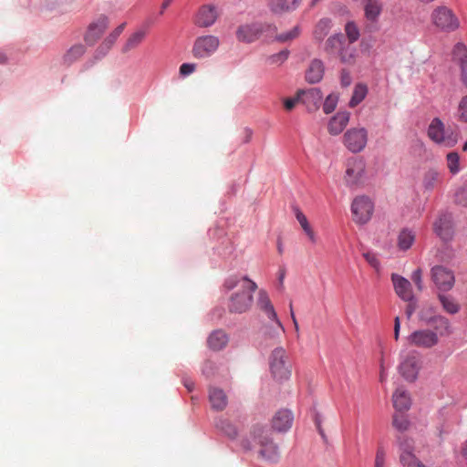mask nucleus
<instances>
[{
    "instance_id": "obj_9",
    "label": "nucleus",
    "mask_w": 467,
    "mask_h": 467,
    "mask_svg": "<svg viewBox=\"0 0 467 467\" xmlns=\"http://www.w3.org/2000/svg\"><path fill=\"white\" fill-rule=\"evenodd\" d=\"M428 136L434 142L449 148L455 146L458 142V134L453 131L445 134V126L439 118H434L430 123Z\"/></svg>"
},
{
    "instance_id": "obj_55",
    "label": "nucleus",
    "mask_w": 467,
    "mask_h": 467,
    "mask_svg": "<svg viewBox=\"0 0 467 467\" xmlns=\"http://www.w3.org/2000/svg\"><path fill=\"white\" fill-rule=\"evenodd\" d=\"M298 102H300V98L296 94L295 98H288L284 99V107L286 110H292Z\"/></svg>"
},
{
    "instance_id": "obj_42",
    "label": "nucleus",
    "mask_w": 467,
    "mask_h": 467,
    "mask_svg": "<svg viewBox=\"0 0 467 467\" xmlns=\"http://www.w3.org/2000/svg\"><path fill=\"white\" fill-rule=\"evenodd\" d=\"M400 461L404 467H425V465L418 460L414 453L406 452L405 454H400Z\"/></svg>"
},
{
    "instance_id": "obj_59",
    "label": "nucleus",
    "mask_w": 467,
    "mask_h": 467,
    "mask_svg": "<svg viewBox=\"0 0 467 467\" xmlns=\"http://www.w3.org/2000/svg\"><path fill=\"white\" fill-rule=\"evenodd\" d=\"M400 329V320L399 317H396L395 319H394V338L396 340L399 339Z\"/></svg>"
},
{
    "instance_id": "obj_53",
    "label": "nucleus",
    "mask_w": 467,
    "mask_h": 467,
    "mask_svg": "<svg viewBox=\"0 0 467 467\" xmlns=\"http://www.w3.org/2000/svg\"><path fill=\"white\" fill-rule=\"evenodd\" d=\"M288 54H289V52L287 50H283V51L270 57L269 60L272 64L282 63L287 59Z\"/></svg>"
},
{
    "instance_id": "obj_26",
    "label": "nucleus",
    "mask_w": 467,
    "mask_h": 467,
    "mask_svg": "<svg viewBox=\"0 0 467 467\" xmlns=\"http://www.w3.org/2000/svg\"><path fill=\"white\" fill-rule=\"evenodd\" d=\"M392 401L394 408L399 411L408 410L411 404L410 394L403 388L395 390Z\"/></svg>"
},
{
    "instance_id": "obj_40",
    "label": "nucleus",
    "mask_w": 467,
    "mask_h": 467,
    "mask_svg": "<svg viewBox=\"0 0 467 467\" xmlns=\"http://www.w3.org/2000/svg\"><path fill=\"white\" fill-rule=\"evenodd\" d=\"M345 34L347 36V42L352 45L357 42L360 36L359 28L353 21H349L345 25Z\"/></svg>"
},
{
    "instance_id": "obj_27",
    "label": "nucleus",
    "mask_w": 467,
    "mask_h": 467,
    "mask_svg": "<svg viewBox=\"0 0 467 467\" xmlns=\"http://www.w3.org/2000/svg\"><path fill=\"white\" fill-rule=\"evenodd\" d=\"M86 52V47L82 44L72 46L62 57V64L69 67L79 60Z\"/></svg>"
},
{
    "instance_id": "obj_15",
    "label": "nucleus",
    "mask_w": 467,
    "mask_h": 467,
    "mask_svg": "<svg viewBox=\"0 0 467 467\" xmlns=\"http://www.w3.org/2000/svg\"><path fill=\"white\" fill-rule=\"evenodd\" d=\"M452 60L460 68V80L467 88V46L463 42H457L451 50Z\"/></svg>"
},
{
    "instance_id": "obj_10",
    "label": "nucleus",
    "mask_w": 467,
    "mask_h": 467,
    "mask_svg": "<svg viewBox=\"0 0 467 467\" xmlns=\"http://www.w3.org/2000/svg\"><path fill=\"white\" fill-rule=\"evenodd\" d=\"M368 142V130L363 128H351L348 130L343 137L345 147L353 153L362 151Z\"/></svg>"
},
{
    "instance_id": "obj_23",
    "label": "nucleus",
    "mask_w": 467,
    "mask_h": 467,
    "mask_svg": "<svg viewBox=\"0 0 467 467\" xmlns=\"http://www.w3.org/2000/svg\"><path fill=\"white\" fill-rule=\"evenodd\" d=\"M209 400L212 408L218 411L223 410L228 403L226 394L219 388H211L209 389Z\"/></svg>"
},
{
    "instance_id": "obj_61",
    "label": "nucleus",
    "mask_w": 467,
    "mask_h": 467,
    "mask_svg": "<svg viewBox=\"0 0 467 467\" xmlns=\"http://www.w3.org/2000/svg\"><path fill=\"white\" fill-rule=\"evenodd\" d=\"M290 315H291V318H292V321H293V324H294V327H295V330H296V336L298 337H299V326H298L296 317L295 316V313L293 311L292 305H290Z\"/></svg>"
},
{
    "instance_id": "obj_58",
    "label": "nucleus",
    "mask_w": 467,
    "mask_h": 467,
    "mask_svg": "<svg viewBox=\"0 0 467 467\" xmlns=\"http://www.w3.org/2000/svg\"><path fill=\"white\" fill-rule=\"evenodd\" d=\"M238 279L234 276L233 277H229L228 279L225 280V283H224V287L227 289V290H232L234 289V287L237 286L238 285Z\"/></svg>"
},
{
    "instance_id": "obj_18",
    "label": "nucleus",
    "mask_w": 467,
    "mask_h": 467,
    "mask_svg": "<svg viewBox=\"0 0 467 467\" xmlns=\"http://www.w3.org/2000/svg\"><path fill=\"white\" fill-rule=\"evenodd\" d=\"M264 31L262 24L254 23L240 26L236 31V37L239 41L252 43L259 38Z\"/></svg>"
},
{
    "instance_id": "obj_62",
    "label": "nucleus",
    "mask_w": 467,
    "mask_h": 467,
    "mask_svg": "<svg viewBox=\"0 0 467 467\" xmlns=\"http://www.w3.org/2000/svg\"><path fill=\"white\" fill-rule=\"evenodd\" d=\"M173 0H163L161 5V14H163L164 10L171 5Z\"/></svg>"
},
{
    "instance_id": "obj_37",
    "label": "nucleus",
    "mask_w": 467,
    "mask_h": 467,
    "mask_svg": "<svg viewBox=\"0 0 467 467\" xmlns=\"http://www.w3.org/2000/svg\"><path fill=\"white\" fill-rule=\"evenodd\" d=\"M331 28V20L328 18L320 19L315 26L314 36L317 40L321 41L328 34Z\"/></svg>"
},
{
    "instance_id": "obj_34",
    "label": "nucleus",
    "mask_w": 467,
    "mask_h": 467,
    "mask_svg": "<svg viewBox=\"0 0 467 467\" xmlns=\"http://www.w3.org/2000/svg\"><path fill=\"white\" fill-rule=\"evenodd\" d=\"M146 35V29H139L131 34L123 47V52L136 48L144 40Z\"/></svg>"
},
{
    "instance_id": "obj_48",
    "label": "nucleus",
    "mask_w": 467,
    "mask_h": 467,
    "mask_svg": "<svg viewBox=\"0 0 467 467\" xmlns=\"http://www.w3.org/2000/svg\"><path fill=\"white\" fill-rule=\"evenodd\" d=\"M338 97L335 94L328 95L323 104V110L326 114L333 112L337 105Z\"/></svg>"
},
{
    "instance_id": "obj_45",
    "label": "nucleus",
    "mask_w": 467,
    "mask_h": 467,
    "mask_svg": "<svg viewBox=\"0 0 467 467\" xmlns=\"http://www.w3.org/2000/svg\"><path fill=\"white\" fill-rule=\"evenodd\" d=\"M455 116L459 121L467 123V95L460 99Z\"/></svg>"
},
{
    "instance_id": "obj_2",
    "label": "nucleus",
    "mask_w": 467,
    "mask_h": 467,
    "mask_svg": "<svg viewBox=\"0 0 467 467\" xmlns=\"http://www.w3.org/2000/svg\"><path fill=\"white\" fill-rule=\"evenodd\" d=\"M241 446L245 451L257 448L259 456L269 462H277L280 458L279 448L270 437L268 430L259 424L251 428L249 436L241 441Z\"/></svg>"
},
{
    "instance_id": "obj_28",
    "label": "nucleus",
    "mask_w": 467,
    "mask_h": 467,
    "mask_svg": "<svg viewBox=\"0 0 467 467\" xmlns=\"http://www.w3.org/2000/svg\"><path fill=\"white\" fill-rule=\"evenodd\" d=\"M324 75V64L319 59H314L306 73V79L309 83L319 82Z\"/></svg>"
},
{
    "instance_id": "obj_1",
    "label": "nucleus",
    "mask_w": 467,
    "mask_h": 467,
    "mask_svg": "<svg viewBox=\"0 0 467 467\" xmlns=\"http://www.w3.org/2000/svg\"><path fill=\"white\" fill-rule=\"evenodd\" d=\"M257 306L268 318V321L263 322L261 326L262 344L269 347L280 343L285 334V327L278 318L267 293L264 290H261L258 294Z\"/></svg>"
},
{
    "instance_id": "obj_16",
    "label": "nucleus",
    "mask_w": 467,
    "mask_h": 467,
    "mask_svg": "<svg viewBox=\"0 0 467 467\" xmlns=\"http://www.w3.org/2000/svg\"><path fill=\"white\" fill-rule=\"evenodd\" d=\"M420 358L416 354H410L404 358L400 365V372L408 381H414L420 369Z\"/></svg>"
},
{
    "instance_id": "obj_8",
    "label": "nucleus",
    "mask_w": 467,
    "mask_h": 467,
    "mask_svg": "<svg viewBox=\"0 0 467 467\" xmlns=\"http://www.w3.org/2000/svg\"><path fill=\"white\" fill-rule=\"evenodd\" d=\"M220 47V39L213 35L198 36L192 45V54L195 58L203 59L212 57Z\"/></svg>"
},
{
    "instance_id": "obj_31",
    "label": "nucleus",
    "mask_w": 467,
    "mask_h": 467,
    "mask_svg": "<svg viewBox=\"0 0 467 467\" xmlns=\"http://www.w3.org/2000/svg\"><path fill=\"white\" fill-rule=\"evenodd\" d=\"M432 324L436 333L440 336H447L451 333V323L449 319L443 316H434L429 320Z\"/></svg>"
},
{
    "instance_id": "obj_22",
    "label": "nucleus",
    "mask_w": 467,
    "mask_h": 467,
    "mask_svg": "<svg viewBox=\"0 0 467 467\" xmlns=\"http://www.w3.org/2000/svg\"><path fill=\"white\" fill-rule=\"evenodd\" d=\"M293 415L287 410H281L275 413L272 420V425L277 431H285L291 428Z\"/></svg>"
},
{
    "instance_id": "obj_64",
    "label": "nucleus",
    "mask_w": 467,
    "mask_h": 467,
    "mask_svg": "<svg viewBox=\"0 0 467 467\" xmlns=\"http://www.w3.org/2000/svg\"><path fill=\"white\" fill-rule=\"evenodd\" d=\"M386 378H387V375H386V372H385V368L382 367V368H380V373H379V380L381 382L385 381L386 380Z\"/></svg>"
},
{
    "instance_id": "obj_41",
    "label": "nucleus",
    "mask_w": 467,
    "mask_h": 467,
    "mask_svg": "<svg viewBox=\"0 0 467 467\" xmlns=\"http://www.w3.org/2000/svg\"><path fill=\"white\" fill-rule=\"evenodd\" d=\"M400 461L404 467H425V465L418 460L414 453L406 452L405 454H400Z\"/></svg>"
},
{
    "instance_id": "obj_3",
    "label": "nucleus",
    "mask_w": 467,
    "mask_h": 467,
    "mask_svg": "<svg viewBox=\"0 0 467 467\" xmlns=\"http://www.w3.org/2000/svg\"><path fill=\"white\" fill-rule=\"evenodd\" d=\"M325 53L332 58L338 59L342 64L352 66L358 57L357 48L347 42L342 34L330 36L324 45Z\"/></svg>"
},
{
    "instance_id": "obj_13",
    "label": "nucleus",
    "mask_w": 467,
    "mask_h": 467,
    "mask_svg": "<svg viewBox=\"0 0 467 467\" xmlns=\"http://www.w3.org/2000/svg\"><path fill=\"white\" fill-rule=\"evenodd\" d=\"M431 279L441 292L450 291L455 283L453 272L442 265H435L431 270Z\"/></svg>"
},
{
    "instance_id": "obj_19",
    "label": "nucleus",
    "mask_w": 467,
    "mask_h": 467,
    "mask_svg": "<svg viewBox=\"0 0 467 467\" xmlns=\"http://www.w3.org/2000/svg\"><path fill=\"white\" fill-rule=\"evenodd\" d=\"M391 280L394 289L399 297L406 302L412 301L414 298L411 285L410 281L401 275L392 274Z\"/></svg>"
},
{
    "instance_id": "obj_46",
    "label": "nucleus",
    "mask_w": 467,
    "mask_h": 467,
    "mask_svg": "<svg viewBox=\"0 0 467 467\" xmlns=\"http://www.w3.org/2000/svg\"><path fill=\"white\" fill-rule=\"evenodd\" d=\"M392 425L398 431H405L409 429L410 421L404 415L396 413L393 415Z\"/></svg>"
},
{
    "instance_id": "obj_56",
    "label": "nucleus",
    "mask_w": 467,
    "mask_h": 467,
    "mask_svg": "<svg viewBox=\"0 0 467 467\" xmlns=\"http://www.w3.org/2000/svg\"><path fill=\"white\" fill-rule=\"evenodd\" d=\"M340 80H341V85L343 87H348L352 82V78L350 76V73L348 70L343 69L341 71Z\"/></svg>"
},
{
    "instance_id": "obj_36",
    "label": "nucleus",
    "mask_w": 467,
    "mask_h": 467,
    "mask_svg": "<svg viewBox=\"0 0 467 467\" xmlns=\"http://www.w3.org/2000/svg\"><path fill=\"white\" fill-rule=\"evenodd\" d=\"M368 94V87L363 83H358L353 90L352 97L349 100V107L355 108L361 103Z\"/></svg>"
},
{
    "instance_id": "obj_57",
    "label": "nucleus",
    "mask_w": 467,
    "mask_h": 467,
    "mask_svg": "<svg viewBox=\"0 0 467 467\" xmlns=\"http://www.w3.org/2000/svg\"><path fill=\"white\" fill-rule=\"evenodd\" d=\"M465 195H467V191L466 190H460L457 193H456V201L457 202H459L460 204L463 205V206H467V199H465Z\"/></svg>"
},
{
    "instance_id": "obj_60",
    "label": "nucleus",
    "mask_w": 467,
    "mask_h": 467,
    "mask_svg": "<svg viewBox=\"0 0 467 467\" xmlns=\"http://www.w3.org/2000/svg\"><path fill=\"white\" fill-rule=\"evenodd\" d=\"M415 310H416L415 304L412 301H410L408 306H407V307H406V309H405V314H406L407 317L410 318V317L415 312Z\"/></svg>"
},
{
    "instance_id": "obj_4",
    "label": "nucleus",
    "mask_w": 467,
    "mask_h": 467,
    "mask_svg": "<svg viewBox=\"0 0 467 467\" xmlns=\"http://www.w3.org/2000/svg\"><path fill=\"white\" fill-rule=\"evenodd\" d=\"M431 22L440 32L452 33L461 27V21L455 12L445 5H437L431 13Z\"/></svg>"
},
{
    "instance_id": "obj_47",
    "label": "nucleus",
    "mask_w": 467,
    "mask_h": 467,
    "mask_svg": "<svg viewBox=\"0 0 467 467\" xmlns=\"http://www.w3.org/2000/svg\"><path fill=\"white\" fill-rule=\"evenodd\" d=\"M400 454L413 453L414 451V441L405 436H400L398 438Z\"/></svg>"
},
{
    "instance_id": "obj_63",
    "label": "nucleus",
    "mask_w": 467,
    "mask_h": 467,
    "mask_svg": "<svg viewBox=\"0 0 467 467\" xmlns=\"http://www.w3.org/2000/svg\"><path fill=\"white\" fill-rule=\"evenodd\" d=\"M462 455L467 460V440L462 443Z\"/></svg>"
},
{
    "instance_id": "obj_7",
    "label": "nucleus",
    "mask_w": 467,
    "mask_h": 467,
    "mask_svg": "<svg viewBox=\"0 0 467 467\" xmlns=\"http://www.w3.org/2000/svg\"><path fill=\"white\" fill-rule=\"evenodd\" d=\"M346 171L343 177L348 187L358 186L363 182L366 171V162L360 157H351L347 160Z\"/></svg>"
},
{
    "instance_id": "obj_32",
    "label": "nucleus",
    "mask_w": 467,
    "mask_h": 467,
    "mask_svg": "<svg viewBox=\"0 0 467 467\" xmlns=\"http://www.w3.org/2000/svg\"><path fill=\"white\" fill-rule=\"evenodd\" d=\"M434 230L436 234L443 240H450L452 236V229L450 221L446 218H440L434 223Z\"/></svg>"
},
{
    "instance_id": "obj_35",
    "label": "nucleus",
    "mask_w": 467,
    "mask_h": 467,
    "mask_svg": "<svg viewBox=\"0 0 467 467\" xmlns=\"http://www.w3.org/2000/svg\"><path fill=\"white\" fill-rule=\"evenodd\" d=\"M441 180V173L438 171L431 169L425 172L422 183L426 190L431 191L438 186Z\"/></svg>"
},
{
    "instance_id": "obj_43",
    "label": "nucleus",
    "mask_w": 467,
    "mask_h": 467,
    "mask_svg": "<svg viewBox=\"0 0 467 467\" xmlns=\"http://www.w3.org/2000/svg\"><path fill=\"white\" fill-rule=\"evenodd\" d=\"M447 167L451 173L456 174L460 171V157L457 152H450L446 156Z\"/></svg>"
},
{
    "instance_id": "obj_5",
    "label": "nucleus",
    "mask_w": 467,
    "mask_h": 467,
    "mask_svg": "<svg viewBox=\"0 0 467 467\" xmlns=\"http://www.w3.org/2000/svg\"><path fill=\"white\" fill-rule=\"evenodd\" d=\"M246 285H243V291L232 295L228 308L232 313L246 312L253 303V293L257 289V285L247 276L243 279Z\"/></svg>"
},
{
    "instance_id": "obj_51",
    "label": "nucleus",
    "mask_w": 467,
    "mask_h": 467,
    "mask_svg": "<svg viewBox=\"0 0 467 467\" xmlns=\"http://www.w3.org/2000/svg\"><path fill=\"white\" fill-rule=\"evenodd\" d=\"M411 280L413 281L419 291H421L423 289L422 271L420 268H418L415 271H413L411 275Z\"/></svg>"
},
{
    "instance_id": "obj_11",
    "label": "nucleus",
    "mask_w": 467,
    "mask_h": 467,
    "mask_svg": "<svg viewBox=\"0 0 467 467\" xmlns=\"http://www.w3.org/2000/svg\"><path fill=\"white\" fill-rule=\"evenodd\" d=\"M220 16V11L215 5H202L193 16V24L202 28H207L215 24Z\"/></svg>"
},
{
    "instance_id": "obj_49",
    "label": "nucleus",
    "mask_w": 467,
    "mask_h": 467,
    "mask_svg": "<svg viewBox=\"0 0 467 467\" xmlns=\"http://www.w3.org/2000/svg\"><path fill=\"white\" fill-rule=\"evenodd\" d=\"M125 27V24L119 25L115 30L109 34V36L105 39L104 45H106L109 48L115 43L119 35L123 32Z\"/></svg>"
},
{
    "instance_id": "obj_17",
    "label": "nucleus",
    "mask_w": 467,
    "mask_h": 467,
    "mask_svg": "<svg viewBox=\"0 0 467 467\" xmlns=\"http://www.w3.org/2000/svg\"><path fill=\"white\" fill-rule=\"evenodd\" d=\"M109 19L106 16H99L96 20L91 22L87 29L84 39L87 44L94 45L104 34L108 28Z\"/></svg>"
},
{
    "instance_id": "obj_33",
    "label": "nucleus",
    "mask_w": 467,
    "mask_h": 467,
    "mask_svg": "<svg viewBox=\"0 0 467 467\" xmlns=\"http://www.w3.org/2000/svg\"><path fill=\"white\" fill-rule=\"evenodd\" d=\"M293 211L295 213L296 220L300 223V225H301L302 229L304 230V232L306 233V234L308 236L309 240L312 243H316L317 242L316 234L310 227L306 215L302 213V211L298 207H294Z\"/></svg>"
},
{
    "instance_id": "obj_14",
    "label": "nucleus",
    "mask_w": 467,
    "mask_h": 467,
    "mask_svg": "<svg viewBox=\"0 0 467 467\" xmlns=\"http://www.w3.org/2000/svg\"><path fill=\"white\" fill-rule=\"evenodd\" d=\"M408 341L410 345L430 348L435 345H437L439 341L438 334L430 329H419L411 333L408 337Z\"/></svg>"
},
{
    "instance_id": "obj_12",
    "label": "nucleus",
    "mask_w": 467,
    "mask_h": 467,
    "mask_svg": "<svg viewBox=\"0 0 467 467\" xmlns=\"http://www.w3.org/2000/svg\"><path fill=\"white\" fill-rule=\"evenodd\" d=\"M374 205L371 200L366 196H358L351 205L353 220L359 224L369 221L373 213Z\"/></svg>"
},
{
    "instance_id": "obj_50",
    "label": "nucleus",
    "mask_w": 467,
    "mask_h": 467,
    "mask_svg": "<svg viewBox=\"0 0 467 467\" xmlns=\"http://www.w3.org/2000/svg\"><path fill=\"white\" fill-rule=\"evenodd\" d=\"M386 451L382 446H379L376 452L374 467H384Z\"/></svg>"
},
{
    "instance_id": "obj_21",
    "label": "nucleus",
    "mask_w": 467,
    "mask_h": 467,
    "mask_svg": "<svg viewBox=\"0 0 467 467\" xmlns=\"http://www.w3.org/2000/svg\"><path fill=\"white\" fill-rule=\"evenodd\" d=\"M350 114L347 111L337 112L328 122L327 130L331 135H338L347 127Z\"/></svg>"
},
{
    "instance_id": "obj_25",
    "label": "nucleus",
    "mask_w": 467,
    "mask_h": 467,
    "mask_svg": "<svg viewBox=\"0 0 467 467\" xmlns=\"http://www.w3.org/2000/svg\"><path fill=\"white\" fill-rule=\"evenodd\" d=\"M229 341L228 335L223 330H215L208 337L207 345L213 351L224 348Z\"/></svg>"
},
{
    "instance_id": "obj_6",
    "label": "nucleus",
    "mask_w": 467,
    "mask_h": 467,
    "mask_svg": "<svg viewBox=\"0 0 467 467\" xmlns=\"http://www.w3.org/2000/svg\"><path fill=\"white\" fill-rule=\"evenodd\" d=\"M269 366L273 377L278 380L287 379L291 375V361L286 350L276 347L269 356Z\"/></svg>"
},
{
    "instance_id": "obj_30",
    "label": "nucleus",
    "mask_w": 467,
    "mask_h": 467,
    "mask_svg": "<svg viewBox=\"0 0 467 467\" xmlns=\"http://www.w3.org/2000/svg\"><path fill=\"white\" fill-rule=\"evenodd\" d=\"M438 300L441 303L442 309L450 315H455L461 309V305L451 295L439 293Z\"/></svg>"
},
{
    "instance_id": "obj_44",
    "label": "nucleus",
    "mask_w": 467,
    "mask_h": 467,
    "mask_svg": "<svg viewBox=\"0 0 467 467\" xmlns=\"http://www.w3.org/2000/svg\"><path fill=\"white\" fill-rule=\"evenodd\" d=\"M301 33V29L298 26H294L292 29L287 31L286 33H281L276 35L275 39L279 42L285 43L291 40H294L299 36Z\"/></svg>"
},
{
    "instance_id": "obj_54",
    "label": "nucleus",
    "mask_w": 467,
    "mask_h": 467,
    "mask_svg": "<svg viewBox=\"0 0 467 467\" xmlns=\"http://www.w3.org/2000/svg\"><path fill=\"white\" fill-rule=\"evenodd\" d=\"M366 261L377 271L379 270V261L374 254L366 253L364 254Z\"/></svg>"
},
{
    "instance_id": "obj_20",
    "label": "nucleus",
    "mask_w": 467,
    "mask_h": 467,
    "mask_svg": "<svg viewBox=\"0 0 467 467\" xmlns=\"http://www.w3.org/2000/svg\"><path fill=\"white\" fill-rule=\"evenodd\" d=\"M300 98V102L305 104L308 110L317 109L322 100L323 95L319 88H311L308 89H300L297 91Z\"/></svg>"
},
{
    "instance_id": "obj_52",
    "label": "nucleus",
    "mask_w": 467,
    "mask_h": 467,
    "mask_svg": "<svg viewBox=\"0 0 467 467\" xmlns=\"http://www.w3.org/2000/svg\"><path fill=\"white\" fill-rule=\"evenodd\" d=\"M180 74L182 76H189L196 70V64L194 63H183L180 67Z\"/></svg>"
},
{
    "instance_id": "obj_38",
    "label": "nucleus",
    "mask_w": 467,
    "mask_h": 467,
    "mask_svg": "<svg viewBox=\"0 0 467 467\" xmlns=\"http://www.w3.org/2000/svg\"><path fill=\"white\" fill-rule=\"evenodd\" d=\"M216 428L230 439H235L238 434L236 427L228 420L220 419L216 422Z\"/></svg>"
},
{
    "instance_id": "obj_39",
    "label": "nucleus",
    "mask_w": 467,
    "mask_h": 467,
    "mask_svg": "<svg viewBox=\"0 0 467 467\" xmlns=\"http://www.w3.org/2000/svg\"><path fill=\"white\" fill-rule=\"evenodd\" d=\"M415 240V234L408 230H402L398 237V245L401 250H408L410 248Z\"/></svg>"
},
{
    "instance_id": "obj_24",
    "label": "nucleus",
    "mask_w": 467,
    "mask_h": 467,
    "mask_svg": "<svg viewBox=\"0 0 467 467\" xmlns=\"http://www.w3.org/2000/svg\"><path fill=\"white\" fill-rule=\"evenodd\" d=\"M301 0H269L268 6L275 14H283L297 8Z\"/></svg>"
},
{
    "instance_id": "obj_29",
    "label": "nucleus",
    "mask_w": 467,
    "mask_h": 467,
    "mask_svg": "<svg viewBox=\"0 0 467 467\" xmlns=\"http://www.w3.org/2000/svg\"><path fill=\"white\" fill-rule=\"evenodd\" d=\"M382 12V4L377 0H368L364 6V15L368 21L377 23Z\"/></svg>"
}]
</instances>
